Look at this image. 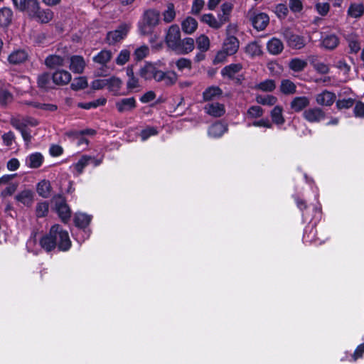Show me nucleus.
<instances>
[{
	"mask_svg": "<svg viewBox=\"0 0 364 364\" xmlns=\"http://www.w3.org/2000/svg\"><path fill=\"white\" fill-rule=\"evenodd\" d=\"M59 237L60 242L59 243V250L62 251L68 250L71 246V241L68 232L61 228L58 225H55L50 228L48 235L44 236L40 241L41 246L46 251L53 250L56 245V237Z\"/></svg>",
	"mask_w": 364,
	"mask_h": 364,
	"instance_id": "f257e3e1",
	"label": "nucleus"
},
{
	"mask_svg": "<svg viewBox=\"0 0 364 364\" xmlns=\"http://www.w3.org/2000/svg\"><path fill=\"white\" fill-rule=\"evenodd\" d=\"M160 13L154 9L146 11L142 19L139 22V30L141 34L148 35L151 33L154 28L159 22Z\"/></svg>",
	"mask_w": 364,
	"mask_h": 364,
	"instance_id": "f03ea898",
	"label": "nucleus"
},
{
	"mask_svg": "<svg viewBox=\"0 0 364 364\" xmlns=\"http://www.w3.org/2000/svg\"><path fill=\"white\" fill-rule=\"evenodd\" d=\"M237 31L238 28L236 24H229L226 28V36L223 42L222 48L231 55L235 54L240 47V41L235 36Z\"/></svg>",
	"mask_w": 364,
	"mask_h": 364,
	"instance_id": "7ed1b4c3",
	"label": "nucleus"
},
{
	"mask_svg": "<svg viewBox=\"0 0 364 364\" xmlns=\"http://www.w3.org/2000/svg\"><path fill=\"white\" fill-rule=\"evenodd\" d=\"M131 28L127 23L120 24L115 30L107 33L106 41L109 45H114L126 38Z\"/></svg>",
	"mask_w": 364,
	"mask_h": 364,
	"instance_id": "20e7f679",
	"label": "nucleus"
},
{
	"mask_svg": "<svg viewBox=\"0 0 364 364\" xmlns=\"http://www.w3.org/2000/svg\"><path fill=\"white\" fill-rule=\"evenodd\" d=\"M247 16L253 27L257 31H263L269 22V16L262 12H257L254 9L248 11Z\"/></svg>",
	"mask_w": 364,
	"mask_h": 364,
	"instance_id": "39448f33",
	"label": "nucleus"
},
{
	"mask_svg": "<svg viewBox=\"0 0 364 364\" xmlns=\"http://www.w3.org/2000/svg\"><path fill=\"white\" fill-rule=\"evenodd\" d=\"M161 70H159L158 63L146 62L139 70V75L145 80H154L157 82L158 75H159Z\"/></svg>",
	"mask_w": 364,
	"mask_h": 364,
	"instance_id": "423d86ee",
	"label": "nucleus"
},
{
	"mask_svg": "<svg viewBox=\"0 0 364 364\" xmlns=\"http://www.w3.org/2000/svg\"><path fill=\"white\" fill-rule=\"evenodd\" d=\"M166 43L171 50L177 48L181 41V31L178 26L172 25L169 27L166 35Z\"/></svg>",
	"mask_w": 364,
	"mask_h": 364,
	"instance_id": "0eeeda50",
	"label": "nucleus"
},
{
	"mask_svg": "<svg viewBox=\"0 0 364 364\" xmlns=\"http://www.w3.org/2000/svg\"><path fill=\"white\" fill-rule=\"evenodd\" d=\"M303 117L309 122H319L325 118V113L321 108L314 107L306 109Z\"/></svg>",
	"mask_w": 364,
	"mask_h": 364,
	"instance_id": "6e6552de",
	"label": "nucleus"
},
{
	"mask_svg": "<svg viewBox=\"0 0 364 364\" xmlns=\"http://www.w3.org/2000/svg\"><path fill=\"white\" fill-rule=\"evenodd\" d=\"M116 107L119 112H128L133 110L136 106L134 97L123 98L116 102Z\"/></svg>",
	"mask_w": 364,
	"mask_h": 364,
	"instance_id": "1a4fd4ad",
	"label": "nucleus"
},
{
	"mask_svg": "<svg viewBox=\"0 0 364 364\" xmlns=\"http://www.w3.org/2000/svg\"><path fill=\"white\" fill-rule=\"evenodd\" d=\"M316 103L321 106H331L336 100V95L331 92L324 90L315 97Z\"/></svg>",
	"mask_w": 364,
	"mask_h": 364,
	"instance_id": "9d476101",
	"label": "nucleus"
},
{
	"mask_svg": "<svg viewBox=\"0 0 364 364\" xmlns=\"http://www.w3.org/2000/svg\"><path fill=\"white\" fill-rule=\"evenodd\" d=\"M55 208L62 221L66 223L68 220H69L71 215V211L64 200L60 198L58 201H56Z\"/></svg>",
	"mask_w": 364,
	"mask_h": 364,
	"instance_id": "9b49d317",
	"label": "nucleus"
},
{
	"mask_svg": "<svg viewBox=\"0 0 364 364\" xmlns=\"http://www.w3.org/2000/svg\"><path fill=\"white\" fill-rule=\"evenodd\" d=\"M70 69L74 73L80 74L83 73L86 66V63L83 57L80 55H73L70 59Z\"/></svg>",
	"mask_w": 364,
	"mask_h": 364,
	"instance_id": "f8f14e48",
	"label": "nucleus"
},
{
	"mask_svg": "<svg viewBox=\"0 0 364 364\" xmlns=\"http://www.w3.org/2000/svg\"><path fill=\"white\" fill-rule=\"evenodd\" d=\"M53 82L58 85L68 84L71 79V74L64 70H58L53 74Z\"/></svg>",
	"mask_w": 364,
	"mask_h": 364,
	"instance_id": "ddd939ff",
	"label": "nucleus"
},
{
	"mask_svg": "<svg viewBox=\"0 0 364 364\" xmlns=\"http://www.w3.org/2000/svg\"><path fill=\"white\" fill-rule=\"evenodd\" d=\"M44 161V157L40 152H34L26 158V165L31 168L40 167Z\"/></svg>",
	"mask_w": 364,
	"mask_h": 364,
	"instance_id": "4468645a",
	"label": "nucleus"
},
{
	"mask_svg": "<svg viewBox=\"0 0 364 364\" xmlns=\"http://www.w3.org/2000/svg\"><path fill=\"white\" fill-rule=\"evenodd\" d=\"M112 58V52L109 50L103 49L92 58V60L102 67H106Z\"/></svg>",
	"mask_w": 364,
	"mask_h": 364,
	"instance_id": "2eb2a0df",
	"label": "nucleus"
},
{
	"mask_svg": "<svg viewBox=\"0 0 364 364\" xmlns=\"http://www.w3.org/2000/svg\"><path fill=\"white\" fill-rule=\"evenodd\" d=\"M309 103L310 100L307 97H296L291 100L290 107L294 112H299L304 108L307 107L309 105Z\"/></svg>",
	"mask_w": 364,
	"mask_h": 364,
	"instance_id": "dca6fc26",
	"label": "nucleus"
},
{
	"mask_svg": "<svg viewBox=\"0 0 364 364\" xmlns=\"http://www.w3.org/2000/svg\"><path fill=\"white\" fill-rule=\"evenodd\" d=\"M194 47V40L192 38H186L182 41L181 40L174 51L180 54H187L191 52Z\"/></svg>",
	"mask_w": 364,
	"mask_h": 364,
	"instance_id": "f3484780",
	"label": "nucleus"
},
{
	"mask_svg": "<svg viewBox=\"0 0 364 364\" xmlns=\"http://www.w3.org/2000/svg\"><path fill=\"white\" fill-rule=\"evenodd\" d=\"M207 114L215 117H220L225 114L224 105L218 102L209 103L205 107Z\"/></svg>",
	"mask_w": 364,
	"mask_h": 364,
	"instance_id": "a211bd4d",
	"label": "nucleus"
},
{
	"mask_svg": "<svg viewBox=\"0 0 364 364\" xmlns=\"http://www.w3.org/2000/svg\"><path fill=\"white\" fill-rule=\"evenodd\" d=\"M178 80V75L173 71H160L159 75H158L157 82H163L164 85L171 86L174 85Z\"/></svg>",
	"mask_w": 364,
	"mask_h": 364,
	"instance_id": "6ab92c4d",
	"label": "nucleus"
},
{
	"mask_svg": "<svg viewBox=\"0 0 364 364\" xmlns=\"http://www.w3.org/2000/svg\"><path fill=\"white\" fill-rule=\"evenodd\" d=\"M339 43V38L335 34H327L321 38V46L328 50L335 49Z\"/></svg>",
	"mask_w": 364,
	"mask_h": 364,
	"instance_id": "aec40b11",
	"label": "nucleus"
},
{
	"mask_svg": "<svg viewBox=\"0 0 364 364\" xmlns=\"http://www.w3.org/2000/svg\"><path fill=\"white\" fill-rule=\"evenodd\" d=\"M228 20V18L225 17L221 21H218L216 18L211 14H204L201 17V21L203 23L215 29L220 28Z\"/></svg>",
	"mask_w": 364,
	"mask_h": 364,
	"instance_id": "412c9836",
	"label": "nucleus"
},
{
	"mask_svg": "<svg viewBox=\"0 0 364 364\" xmlns=\"http://www.w3.org/2000/svg\"><path fill=\"white\" fill-rule=\"evenodd\" d=\"M364 14V5L360 3H351L347 11V16L352 18H359Z\"/></svg>",
	"mask_w": 364,
	"mask_h": 364,
	"instance_id": "4be33fe9",
	"label": "nucleus"
},
{
	"mask_svg": "<svg viewBox=\"0 0 364 364\" xmlns=\"http://www.w3.org/2000/svg\"><path fill=\"white\" fill-rule=\"evenodd\" d=\"M228 131L227 125L222 122H217L210 127L208 136L212 138H218Z\"/></svg>",
	"mask_w": 364,
	"mask_h": 364,
	"instance_id": "5701e85b",
	"label": "nucleus"
},
{
	"mask_svg": "<svg viewBox=\"0 0 364 364\" xmlns=\"http://www.w3.org/2000/svg\"><path fill=\"white\" fill-rule=\"evenodd\" d=\"M267 50L272 55L279 54L284 49V45L281 40L272 38L267 43Z\"/></svg>",
	"mask_w": 364,
	"mask_h": 364,
	"instance_id": "b1692460",
	"label": "nucleus"
},
{
	"mask_svg": "<svg viewBox=\"0 0 364 364\" xmlns=\"http://www.w3.org/2000/svg\"><path fill=\"white\" fill-rule=\"evenodd\" d=\"M15 198L19 203H21L24 205L30 206L33 201V193L32 191L25 189L18 193Z\"/></svg>",
	"mask_w": 364,
	"mask_h": 364,
	"instance_id": "393cba45",
	"label": "nucleus"
},
{
	"mask_svg": "<svg viewBox=\"0 0 364 364\" xmlns=\"http://www.w3.org/2000/svg\"><path fill=\"white\" fill-rule=\"evenodd\" d=\"M107 84L106 87L110 92H112L114 95L119 94V91L123 84L122 80L120 78L112 76L109 78H107Z\"/></svg>",
	"mask_w": 364,
	"mask_h": 364,
	"instance_id": "a878e982",
	"label": "nucleus"
},
{
	"mask_svg": "<svg viewBox=\"0 0 364 364\" xmlns=\"http://www.w3.org/2000/svg\"><path fill=\"white\" fill-rule=\"evenodd\" d=\"M242 68L240 63H232L225 66L221 70V74L224 77L232 78L235 74L238 73Z\"/></svg>",
	"mask_w": 364,
	"mask_h": 364,
	"instance_id": "bb28decb",
	"label": "nucleus"
},
{
	"mask_svg": "<svg viewBox=\"0 0 364 364\" xmlns=\"http://www.w3.org/2000/svg\"><path fill=\"white\" fill-rule=\"evenodd\" d=\"M13 12L11 9L8 7H3L0 9V26H8L12 20Z\"/></svg>",
	"mask_w": 364,
	"mask_h": 364,
	"instance_id": "cd10ccee",
	"label": "nucleus"
},
{
	"mask_svg": "<svg viewBox=\"0 0 364 364\" xmlns=\"http://www.w3.org/2000/svg\"><path fill=\"white\" fill-rule=\"evenodd\" d=\"M28 55L23 50H17L11 53L8 60L10 63L20 64L23 63L27 59Z\"/></svg>",
	"mask_w": 364,
	"mask_h": 364,
	"instance_id": "c85d7f7f",
	"label": "nucleus"
},
{
	"mask_svg": "<svg viewBox=\"0 0 364 364\" xmlns=\"http://www.w3.org/2000/svg\"><path fill=\"white\" fill-rule=\"evenodd\" d=\"M272 122L277 125H282L284 122L283 108L281 106H275L270 112Z\"/></svg>",
	"mask_w": 364,
	"mask_h": 364,
	"instance_id": "c756f323",
	"label": "nucleus"
},
{
	"mask_svg": "<svg viewBox=\"0 0 364 364\" xmlns=\"http://www.w3.org/2000/svg\"><path fill=\"white\" fill-rule=\"evenodd\" d=\"M91 159V156L86 155L82 156L77 163L72 166L74 168V174L76 176L81 174L84 168L90 164Z\"/></svg>",
	"mask_w": 364,
	"mask_h": 364,
	"instance_id": "7c9ffc66",
	"label": "nucleus"
},
{
	"mask_svg": "<svg viewBox=\"0 0 364 364\" xmlns=\"http://www.w3.org/2000/svg\"><path fill=\"white\" fill-rule=\"evenodd\" d=\"M307 65L306 60L294 58L289 61V68L294 72H301L306 68Z\"/></svg>",
	"mask_w": 364,
	"mask_h": 364,
	"instance_id": "2f4dec72",
	"label": "nucleus"
},
{
	"mask_svg": "<svg viewBox=\"0 0 364 364\" xmlns=\"http://www.w3.org/2000/svg\"><path fill=\"white\" fill-rule=\"evenodd\" d=\"M92 220V217L85 213H78L74 217V222L76 226L80 228L87 227Z\"/></svg>",
	"mask_w": 364,
	"mask_h": 364,
	"instance_id": "473e14b6",
	"label": "nucleus"
},
{
	"mask_svg": "<svg viewBox=\"0 0 364 364\" xmlns=\"http://www.w3.org/2000/svg\"><path fill=\"white\" fill-rule=\"evenodd\" d=\"M65 59L59 55H51L46 58L45 63L50 68H55L64 65Z\"/></svg>",
	"mask_w": 364,
	"mask_h": 364,
	"instance_id": "72a5a7b5",
	"label": "nucleus"
},
{
	"mask_svg": "<svg viewBox=\"0 0 364 364\" xmlns=\"http://www.w3.org/2000/svg\"><path fill=\"white\" fill-rule=\"evenodd\" d=\"M197 26L198 23L196 20L192 17H188L182 22V29L186 33H193Z\"/></svg>",
	"mask_w": 364,
	"mask_h": 364,
	"instance_id": "f704fd0d",
	"label": "nucleus"
},
{
	"mask_svg": "<svg viewBox=\"0 0 364 364\" xmlns=\"http://www.w3.org/2000/svg\"><path fill=\"white\" fill-rule=\"evenodd\" d=\"M296 85L289 80H282L280 85V91L284 95H292L296 92Z\"/></svg>",
	"mask_w": 364,
	"mask_h": 364,
	"instance_id": "c9c22d12",
	"label": "nucleus"
},
{
	"mask_svg": "<svg viewBox=\"0 0 364 364\" xmlns=\"http://www.w3.org/2000/svg\"><path fill=\"white\" fill-rule=\"evenodd\" d=\"M35 18L42 23H47L53 18V13L50 9H40Z\"/></svg>",
	"mask_w": 364,
	"mask_h": 364,
	"instance_id": "e433bc0d",
	"label": "nucleus"
},
{
	"mask_svg": "<svg viewBox=\"0 0 364 364\" xmlns=\"http://www.w3.org/2000/svg\"><path fill=\"white\" fill-rule=\"evenodd\" d=\"M222 94L221 90L218 87H210L203 92V99L206 101L212 100Z\"/></svg>",
	"mask_w": 364,
	"mask_h": 364,
	"instance_id": "4c0bfd02",
	"label": "nucleus"
},
{
	"mask_svg": "<svg viewBox=\"0 0 364 364\" xmlns=\"http://www.w3.org/2000/svg\"><path fill=\"white\" fill-rule=\"evenodd\" d=\"M346 40L348 43V47L352 53H357L360 49V45L358 37L353 34H349L346 36Z\"/></svg>",
	"mask_w": 364,
	"mask_h": 364,
	"instance_id": "58836bf2",
	"label": "nucleus"
},
{
	"mask_svg": "<svg viewBox=\"0 0 364 364\" xmlns=\"http://www.w3.org/2000/svg\"><path fill=\"white\" fill-rule=\"evenodd\" d=\"M50 190H51V188H50V184L49 181L43 180L38 183L37 192L42 197H43V198L48 197L50 193Z\"/></svg>",
	"mask_w": 364,
	"mask_h": 364,
	"instance_id": "ea45409f",
	"label": "nucleus"
},
{
	"mask_svg": "<svg viewBox=\"0 0 364 364\" xmlns=\"http://www.w3.org/2000/svg\"><path fill=\"white\" fill-rule=\"evenodd\" d=\"M290 47L295 49H301L305 46V42L302 37L298 35H291L287 39Z\"/></svg>",
	"mask_w": 364,
	"mask_h": 364,
	"instance_id": "a19ab883",
	"label": "nucleus"
},
{
	"mask_svg": "<svg viewBox=\"0 0 364 364\" xmlns=\"http://www.w3.org/2000/svg\"><path fill=\"white\" fill-rule=\"evenodd\" d=\"M245 52L251 57L260 55L262 54L261 46L256 42L250 43L245 48Z\"/></svg>",
	"mask_w": 364,
	"mask_h": 364,
	"instance_id": "79ce46f5",
	"label": "nucleus"
},
{
	"mask_svg": "<svg viewBox=\"0 0 364 364\" xmlns=\"http://www.w3.org/2000/svg\"><path fill=\"white\" fill-rule=\"evenodd\" d=\"M68 136H73L74 139H76L77 146L79 147L85 146L88 145V140L84 137V132H73L68 133Z\"/></svg>",
	"mask_w": 364,
	"mask_h": 364,
	"instance_id": "37998d69",
	"label": "nucleus"
},
{
	"mask_svg": "<svg viewBox=\"0 0 364 364\" xmlns=\"http://www.w3.org/2000/svg\"><path fill=\"white\" fill-rule=\"evenodd\" d=\"M256 101L263 105L272 106L276 104L277 99L273 95H258L256 97Z\"/></svg>",
	"mask_w": 364,
	"mask_h": 364,
	"instance_id": "c03bdc74",
	"label": "nucleus"
},
{
	"mask_svg": "<svg viewBox=\"0 0 364 364\" xmlns=\"http://www.w3.org/2000/svg\"><path fill=\"white\" fill-rule=\"evenodd\" d=\"M39 3L36 0H28L26 4V8L25 11H27L28 14L33 17H35L38 12L40 11Z\"/></svg>",
	"mask_w": 364,
	"mask_h": 364,
	"instance_id": "a18cd8bd",
	"label": "nucleus"
},
{
	"mask_svg": "<svg viewBox=\"0 0 364 364\" xmlns=\"http://www.w3.org/2000/svg\"><path fill=\"white\" fill-rule=\"evenodd\" d=\"M38 85L42 89H49L51 87L50 77L48 73H43L38 77Z\"/></svg>",
	"mask_w": 364,
	"mask_h": 364,
	"instance_id": "49530a36",
	"label": "nucleus"
},
{
	"mask_svg": "<svg viewBox=\"0 0 364 364\" xmlns=\"http://www.w3.org/2000/svg\"><path fill=\"white\" fill-rule=\"evenodd\" d=\"M149 53V47L147 46L143 45L135 49L134 52V58L136 61H139L146 58Z\"/></svg>",
	"mask_w": 364,
	"mask_h": 364,
	"instance_id": "de8ad7c7",
	"label": "nucleus"
},
{
	"mask_svg": "<svg viewBox=\"0 0 364 364\" xmlns=\"http://www.w3.org/2000/svg\"><path fill=\"white\" fill-rule=\"evenodd\" d=\"M131 52L128 49H122L115 59V62L118 65H124L130 58Z\"/></svg>",
	"mask_w": 364,
	"mask_h": 364,
	"instance_id": "09e8293b",
	"label": "nucleus"
},
{
	"mask_svg": "<svg viewBox=\"0 0 364 364\" xmlns=\"http://www.w3.org/2000/svg\"><path fill=\"white\" fill-rule=\"evenodd\" d=\"M88 82L85 77H78L74 79L71 84V88L74 90L85 89L87 87Z\"/></svg>",
	"mask_w": 364,
	"mask_h": 364,
	"instance_id": "8fccbe9b",
	"label": "nucleus"
},
{
	"mask_svg": "<svg viewBox=\"0 0 364 364\" xmlns=\"http://www.w3.org/2000/svg\"><path fill=\"white\" fill-rule=\"evenodd\" d=\"M13 100V95L7 88H0V104L6 105Z\"/></svg>",
	"mask_w": 364,
	"mask_h": 364,
	"instance_id": "3c124183",
	"label": "nucleus"
},
{
	"mask_svg": "<svg viewBox=\"0 0 364 364\" xmlns=\"http://www.w3.org/2000/svg\"><path fill=\"white\" fill-rule=\"evenodd\" d=\"M196 45L202 52L206 51L210 47V40L208 36L201 35L196 39Z\"/></svg>",
	"mask_w": 364,
	"mask_h": 364,
	"instance_id": "603ef678",
	"label": "nucleus"
},
{
	"mask_svg": "<svg viewBox=\"0 0 364 364\" xmlns=\"http://www.w3.org/2000/svg\"><path fill=\"white\" fill-rule=\"evenodd\" d=\"M264 114V110L259 106H251L247 111L248 118L255 119L261 117Z\"/></svg>",
	"mask_w": 364,
	"mask_h": 364,
	"instance_id": "864d4df0",
	"label": "nucleus"
},
{
	"mask_svg": "<svg viewBox=\"0 0 364 364\" xmlns=\"http://www.w3.org/2000/svg\"><path fill=\"white\" fill-rule=\"evenodd\" d=\"M276 87L275 82L272 80H266L257 85L256 88L264 92H271Z\"/></svg>",
	"mask_w": 364,
	"mask_h": 364,
	"instance_id": "5fc2aeb1",
	"label": "nucleus"
},
{
	"mask_svg": "<svg viewBox=\"0 0 364 364\" xmlns=\"http://www.w3.org/2000/svg\"><path fill=\"white\" fill-rule=\"evenodd\" d=\"M176 16L174 5L171 3L168 4L166 10L164 12V21L166 23L172 21Z\"/></svg>",
	"mask_w": 364,
	"mask_h": 364,
	"instance_id": "6e6d98bb",
	"label": "nucleus"
},
{
	"mask_svg": "<svg viewBox=\"0 0 364 364\" xmlns=\"http://www.w3.org/2000/svg\"><path fill=\"white\" fill-rule=\"evenodd\" d=\"M176 66L179 71L185 69L190 70L192 68V63L189 59L181 58L176 61Z\"/></svg>",
	"mask_w": 364,
	"mask_h": 364,
	"instance_id": "4d7b16f0",
	"label": "nucleus"
},
{
	"mask_svg": "<svg viewBox=\"0 0 364 364\" xmlns=\"http://www.w3.org/2000/svg\"><path fill=\"white\" fill-rule=\"evenodd\" d=\"M316 230L314 229L313 226L311 228V230L308 232L307 229L305 230L303 240L306 243L316 242L317 238H316Z\"/></svg>",
	"mask_w": 364,
	"mask_h": 364,
	"instance_id": "13d9d810",
	"label": "nucleus"
},
{
	"mask_svg": "<svg viewBox=\"0 0 364 364\" xmlns=\"http://www.w3.org/2000/svg\"><path fill=\"white\" fill-rule=\"evenodd\" d=\"M48 212V204L46 202L38 203L36 205V213L38 218L44 217Z\"/></svg>",
	"mask_w": 364,
	"mask_h": 364,
	"instance_id": "bf43d9fd",
	"label": "nucleus"
},
{
	"mask_svg": "<svg viewBox=\"0 0 364 364\" xmlns=\"http://www.w3.org/2000/svg\"><path fill=\"white\" fill-rule=\"evenodd\" d=\"M29 105H32L34 107L49 112H54L57 109V106L53 104L31 102L29 103Z\"/></svg>",
	"mask_w": 364,
	"mask_h": 364,
	"instance_id": "052dcab7",
	"label": "nucleus"
},
{
	"mask_svg": "<svg viewBox=\"0 0 364 364\" xmlns=\"http://www.w3.org/2000/svg\"><path fill=\"white\" fill-rule=\"evenodd\" d=\"M141 87L139 78L137 77H129L127 80V88L129 91Z\"/></svg>",
	"mask_w": 364,
	"mask_h": 364,
	"instance_id": "680f3d73",
	"label": "nucleus"
},
{
	"mask_svg": "<svg viewBox=\"0 0 364 364\" xmlns=\"http://www.w3.org/2000/svg\"><path fill=\"white\" fill-rule=\"evenodd\" d=\"M228 56H231V55L228 54L225 50L221 48V49L216 53L213 63L215 64L223 63L227 60Z\"/></svg>",
	"mask_w": 364,
	"mask_h": 364,
	"instance_id": "e2e57ef3",
	"label": "nucleus"
},
{
	"mask_svg": "<svg viewBox=\"0 0 364 364\" xmlns=\"http://www.w3.org/2000/svg\"><path fill=\"white\" fill-rule=\"evenodd\" d=\"M158 134V132L154 127H147L141 131V138L142 141H146L149 137L155 136Z\"/></svg>",
	"mask_w": 364,
	"mask_h": 364,
	"instance_id": "0e129e2a",
	"label": "nucleus"
},
{
	"mask_svg": "<svg viewBox=\"0 0 364 364\" xmlns=\"http://www.w3.org/2000/svg\"><path fill=\"white\" fill-rule=\"evenodd\" d=\"M15 135L12 132L4 133L2 135L3 144L6 146H11L12 144L15 141Z\"/></svg>",
	"mask_w": 364,
	"mask_h": 364,
	"instance_id": "69168bd1",
	"label": "nucleus"
},
{
	"mask_svg": "<svg viewBox=\"0 0 364 364\" xmlns=\"http://www.w3.org/2000/svg\"><path fill=\"white\" fill-rule=\"evenodd\" d=\"M354 104V100L351 98L338 100L336 106L338 109H347L351 107Z\"/></svg>",
	"mask_w": 364,
	"mask_h": 364,
	"instance_id": "338daca9",
	"label": "nucleus"
},
{
	"mask_svg": "<svg viewBox=\"0 0 364 364\" xmlns=\"http://www.w3.org/2000/svg\"><path fill=\"white\" fill-rule=\"evenodd\" d=\"M316 11L321 16H326L330 9L328 3H317L315 5Z\"/></svg>",
	"mask_w": 364,
	"mask_h": 364,
	"instance_id": "774afa93",
	"label": "nucleus"
}]
</instances>
